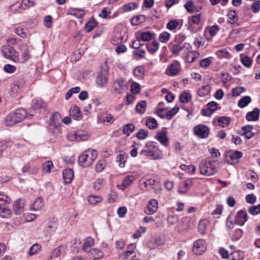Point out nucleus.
Here are the masks:
<instances>
[{
    "mask_svg": "<svg viewBox=\"0 0 260 260\" xmlns=\"http://www.w3.org/2000/svg\"><path fill=\"white\" fill-rule=\"evenodd\" d=\"M219 166L217 160L214 159H204L200 164L199 169L201 174L206 176H211L214 174Z\"/></svg>",
    "mask_w": 260,
    "mask_h": 260,
    "instance_id": "1",
    "label": "nucleus"
},
{
    "mask_svg": "<svg viewBox=\"0 0 260 260\" xmlns=\"http://www.w3.org/2000/svg\"><path fill=\"white\" fill-rule=\"evenodd\" d=\"M98 152L92 149H87L79 156L78 161L80 165L83 167L90 166L96 159Z\"/></svg>",
    "mask_w": 260,
    "mask_h": 260,
    "instance_id": "2",
    "label": "nucleus"
},
{
    "mask_svg": "<svg viewBox=\"0 0 260 260\" xmlns=\"http://www.w3.org/2000/svg\"><path fill=\"white\" fill-rule=\"evenodd\" d=\"M147 150H142L141 154L144 156H149L153 159H158L162 157L161 151L155 146L154 142H148L145 144Z\"/></svg>",
    "mask_w": 260,
    "mask_h": 260,
    "instance_id": "3",
    "label": "nucleus"
},
{
    "mask_svg": "<svg viewBox=\"0 0 260 260\" xmlns=\"http://www.w3.org/2000/svg\"><path fill=\"white\" fill-rule=\"evenodd\" d=\"M2 51L6 58L11 59L14 62H17L19 60V53L13 47L9 45H4L2 48Z\"/></svg>",
    "mask_w": 260,
    "mask_h": 260,
    "instance_id": "4",
    "label": "nucleus"
},
{
    "mask_svg": "<svg viewBox=\"0 0 260 260\" xmlns=\"http://www.w3.org/2000/svg\"><path fill=\"white\" fill-rule=\"evenodd\" d=\"M206 249V244L204 240L200 239L193 242L192 252L194 254L201 255Z\"/></svg>",
    "mask_w": 260,
    "mask_h": 260,
    "instance_id": "5",
    "label": "nucleus"
},
{
    "mask_svg": "<svg viewBox=\"0 0 260 260\" xmlns=\"http://www.w3.org/2000/svg\"><path fill=\"white\" fill-rule=\"evenodd\" d=\"M181 69V67L179 62L174 60L168 66L166 70V74L169 76H175L179 74Z\"/></svg>",
    "mask_w": 260,
    "mask_h": 260,
    "instance_id": "6",
    "label": "nucleus"
},
{
    "mask_svg": "<svg viewBox=\"0 0 260 260\" xmlns=\"http://www.w3.org/2000/svg\"><path fill=\"white\" fill-rule=\"evenodd\" d=\"M126 82L119 79L115 80L113 83V92L114 94H121L126 89Z\"/></svg>",
    "mask_w": 260,
    "mask_h": 260,
    "instance_id": "7",
    "label": "nucleus"
},
{
    "mask_svg": "<svg viewBox=\"0 0 260 260\" xmlns=\"http://www.w3.org/2000/svg\"><path fill=\"white\" fill-rule=\"evenodd\" d=\"M194 132L200 138H206L209 135V129L206 125L199 124L194 127Z\"/></svg>",
    "mask_w": 260,
    "mask_h": 260,
    "instance_id": "8",
    "label": "nucleus"
},
{
    "mask_svg": "<svg viewBox=\"0 0 260 260\" xmlns=\"http://www.w3.org/2000/svg\"><path fill=\"white\" fill-rule=\"evenodd\" d=\"M108 73L107 70L102 71L98 74L96 79V83L101 87L105 86L108 82Z\"/></svg>",
    "mask_w": 260,
    "mask_h": 260,
    "instance_id": "9",
    "label": "nucleus"
},
{
    "mask_svg": "<svg viewBox=\"0 0 260 260\" xmlns=\"http://www.w3.org/2000/svg\"><path fill=\"white\" fill-rule=\"evenodd\" d=\"M235 223L242 226L248 219L247 213L244 210L239 211L235 215Z\"/></svg>",
    "mask_w": 260,
    "mask_h": 260,
    "instance_id": "10",
    "label": "nucleus"
},
{
    "mask_svg": "<svg viewBox=\"0 0 260 260\" xmlns=\"http://www.w3.org/2000/svg\"><path fill=\"white\" fill-rule=\"evenodd\" d=\"M25 201L22 199H19L13 203V211L15 214L20 215L23 213L24 208Z\"/></svg>",
    "mask_w": 260,
    "mask_h": 260,
    "instance_id": "11",
    "label": "nucleus"
},
{
    "mask_svg": "<svg viewBox=\"0 0 260 260\" xmlns=\"http://www.w3.org/2000/svg\"><path fill=\"white\" fill-rule=\"evenodd\" d=\"M157 209L158 202L157 200L152 199L148 202L147 207L144 212L147 214L151 215L155 213Z\"/></svg>",
    "mask_w": 260,
    "mask_h": 260,
    "instance_id": "12",
    "label": "nucleus"
},
{
    "mask_svg": "<svg viewBox=\"0 0 260 260\" xmlns=\"http://www.w3.org/2000/svg\"><path fill=\"white\" fill-rule=\"evenodd\" d=\"M127 38V35L124 30L117 29L113 37V41L117 43H121L122 41H125Z\"/></svg>",
    "mask_w": 260,
    "mask_h": 260,
    "instance_id": "13",
    "label": "nucleus"
},
{
    "mask_svg": "<svg viewBox=\"0 0 260 260\" xmlns=\"http://www.w3.org/2000/svg\"><path fill=\"white\" fill-rule=\"evenodd\" d=\"M19 47L23 61L26 62L30 58L29 48L26 44H22Z\"/></svg>",
    "mask_w": 260,
    "mask_h": 260,
    "instance_id": "14",
    "label": "nucleus"
},
{
    "mask_svg": "<svg viewBox=\"0 0 260 260\" xmlns=\"http://www.w3.org/2000/svg\"><path fill=\"white\" fill-rule=\"evenodd\" d=\"M88 256L92 260H96L104 256V252L97 248H92L88 252Z\"/></svg>",
    "mask_w": 260,
    "mask_h": 260,
    "instance_id": "15",
    "label": "nucleus"
},
{
    "mask_svg": "<svg viewBox=\"0 0 260 260\" xmlns=\"http://www.w3.org/2000/svg\"><path fill=\"white\" fill-rule=\"evenodd\" d=\"M243 153L241 151H235L227 156L228 161L231 164L237 163L239 158L242 157Z\"/></svg>",
    "mask_w": 260,
    "mask_h": 260,
    "instance_id": "16",
    "label": "nucleus"
},
{
    "mask_svg": "<svg viewBox=\"0 0 260 260\" xmlns=\"http://www.w3.org/2000/svg\"><path fill=\"white\" fill-rule=\"evenodd\" d=\"M70 115L76 120H80L82 118V115L81 111L77 105H74L71 107L70 110Z\"/></svg>",
    "mask_w": 260,
    "mask_h": 260,
    "instance_id": "17",
    "label": "nucleus"
},
{
    "mask_svg": "<svg viewBox=\"0 0 260 260\" xmlns=\"http://www.w3.org/2000/svg\"><path fill=\"white\" fill-rule=\"evenodd\" d=\"M259 116V110L257 108H255L252 111L247 113L246 119L247 121H256L258 119Z\"/></svg>",
    "mask_w": 260,
    "mask_h": 260,
    "instance_id": "18",
    "label": "nucleus"
},
{
    "mask_svg": "<svg viewBox=\"0 0 260 260\" xmlns=\"http://www.w3.org/2000/svg\"><path fill=\"white\" fill-rule=\"evenodd\" d=\"M5 124L8 126H11L14 124L19 123V121L16 119V116L15 112L10 113L5 118Z\"/></svg>",
    "mask_w": 260,
    "mask_h": 260,
    "instance_id": "19",
    "label": "nucleus"
},
{
    "mask_svg": "<svg viewBox=\"0 0 260 260\" xmlns=\"http://www.w3.org/2000/svg\"><path fill=\"white\" fill-rule=\"evenodd\" d=\"M63 178L64 183L69 184L71 183L74 178V172L71 169H67L62 172Z\"/></svg>",
    "mask_w": 260,
    "mask_h": 260,
    "instance_id": "20",
    "label": "nucleus"
},
{
    "mask_svg": "<svg viewBox=\"0 0 260 260\" xmlns=\"http://www.w3.org/2000/svg\"><path fill=\"white\" fill-rule=\"evenodd\" d=\"M44 207V203L43 199L40 198H37L34 201V203L30 205V209L31 210L39 211L43 209Z\"/></svg>",
    "mask_w": 260,
    "mask_h": 260,
    "instance_id": "21",
    "label": "nucleus"
},
{
    "mask_svg": "<svg viewBox=\"0 0 260 260\" xmlns=\"http://www.w3.org/2000/svg\"><path fill=\"white\" fill-rule=\"evenodd\" d=\"M156 138L163 145L167 146L168 145V139L167 137V132L165 131L157 132Z\"/></svg>",
    "mask_w": 260,
    "mask_h": 260,
    "instance_id": "22",
    "label": "nucleus"
},
{
    "mask_svg": "<svg viewBox=\"0 0 260 260\" xmlns=\"http://www.w3.org/2000/svg\"><path fill=\"white\" fill-rule=\"evenodd\" d=\"M253 127L247 125L242 127L243 136L247 139L251 138L254 136V133L252 132Z\"/></svg>",
    "mask_w": 260,
    "mask_h": 260,
    "instance_id": "23",
    "label": "nucleus"
},
{
    "mask_svg": "<svg viewBox=\"0 0 260 260\" xmlns=\"http://www.w3.org/2000/svg\"><path fill=\"white\" fill-rule=\"evenodd\" d=\"M67 246L64 245H60L54 248L52 251L51 257H57L65 252Z\"/></svg>",
    "mask_w": 260,
    "mask_h": 260,
    "instance_id": "24",
    "label": "nucleus"
},
{
    "mask_svg": "<svg viewBox=\"0 0 260 260\" xmlns=\"http://www.w3.org/2000/svg\"><path fill=\"white\" fill-rule=\"evenodd\" d=\"M61 125L60 124H56L50 123L48 125L49 131L54 135H58L61 133Z\"/></svg>",
    "mask_w": 260,
    "mask_h": 260,
    "instance_id": "25",
    "label": "nucleus"
},
{
    "mask_svg": "<svg viewBox=\"0 0 260 260\" xmlns=\"http://www.w3.org/2000/svg\"><path fill=\"white\" fill-rule=\"evenodd\" d=\"M136 177L133 175H128L126 176L123 179L122 183L121 189L124 190L128 186H129L135 180Z\"/></svg>",
    "mask_w": 260,
    "mask_h": 260,
    "instance_id": "26",
    "label": "nucleus"
},
{
    "mask_svg": "<svg viewBox=\"0 0 260 260\" xmlns=\"http://www.w3.org/2000/svg\"><path fill=\"white\" fill-rule=\"evenodd\" d=\"M191 182L190 180H186L181 184L178 188L179 193H185L191 186Z\"/></svg>",
    "mask_w": 260,
    "mask_h": 260,
    "instance_id": "27",
    "label": "nucleus"
},
{
    "mask_svg": "<svg viewBox=\"0 0 260 260\" xmlns=\"http://www.w3.org/2000/svg\"><path fill=\"white\" fill-rule=\"evenodd\" d=\"M94 244V240L91 237H88L87 238L82 246V250L86 252H88L91 249V247Z\"/></svg>",
    "mask_w": 260,
    "mask_h": 260,
    "instance_id": "28",
    "label": "nucleus"
},
{
    "mask_svg": "<svg viewBox=\"0 0 260 260\" xmlns=\"http://www.w3.org/2000/svg\"><path fill=\"white\" fill-rule=\"evenodd\" d=\"M148 51L151 53L153 54L157 51L159 48V43L154 41L151 43H148L146 45Z\"/></svg>",
    "mask_w": 260,
    "mask_h": 260,
    "instance_id": "29",
    "label": "nucleus"
},
{
    "mask_svg": "<svg viewBox=\"0 0 260 260\" xmlns=\"http://www.w3.org/2000/svg\"><path fill=\"white\" fill-rule=\"evenodd\" d=\"M16 119L19 122H21L27 116V112L24 109H18L14 111Z\"/></svg>",
    "mask_w": 260,
    "mask_h": 260,
    "instance_id": "30",
    "label": "nucleus"
},
{
    "mask_svg": "<svg viewBox=\"0 0 260 260\" xmlns=\"http://www.w3.org/2000/svg\"><path fill=\"white\" fill-rule=\"evenodd\" d=\"M62 118L60 114L58 112H55L52 115L50 120V123L61 125Z\"/></svg>",
    "mask_w": 260,
    "mask_h": 260,
    "instance_id": "31",
    "label": "nucleus"
},
{
    "mask_svg": "<svg viewBox=\"0 0 260 260\" xmlns=\"http://www.w3.org/2000/svg\"><path fill=\"white\" fill-rule=\"evenodd\" d=\"M135 128V126L133 123H128L123 126L122 133L126 136H129L134 131Z\"/></svg>",
    "mask_w": 260,
    "mask_h": 260,
    "instance_id": "32",
    "label": "nucleus"
},
{
    "mask_svg": "<svg viewBox=\"0 0 260 260\" xmlns=\"http://www.w3.org/2000/svg\"><path fill=\"white\" fill-rule=\"evenodd\" d=\"M47 230L51 234H54L57 229V220L53 219L50 220L47 226Z\"/></svg>",
    "mask_w": 260,
    "mask_h": 260,
    "instance_id": "33",
    "label": "nucleus"
},
{
    "mask_svg": "<svg viewBox=\"0 0 260 260\" xmlns=\"http://www.w3.org/2000/svg\"><path fill=\"white\" fill-rule=\"evenodd\" d=\"M157 122L156 120L152 117H149L146 121V125L151 129H155L157 126Z\"/></svg>",
    "mask_w": 260,
    "mask_h": 260,
    "instance_id": "34",
    "label": "nucleus"
},
{
    "mask_svg": "<svg viewBox=\"0 0 260 260\" xmlns=\"http://www.w3.org/2000/svg\"><path fill=\"white\" fill-rule=\"evenodd\" d=\"M150 242L156 245H162L165 244V240L163 237L155 236L150 238Z\"/></svg>",
    "mask_w": 260,
    "mask_h": 260,
    "instance_id": "35",
    "label": "nucleus"
},
{
    "mask_svg": "<svg viewBox=\"0 0 260 260\" xmlns=\"http://www.w3.org/2000/svg\"><path fill=\"white\" fill-rule=\"evenodd\" d=\"M251 102V100L250 96H244L239 100L238 105L239 107L243 108L247 106Z\"/></svg>",
    "mask_w": 260,
    "mask_h": 260,
    "instance_id": "36",
    "label": "nucleus"
},
{
    "mask_svg": "<svg viewBox=\"0 0 260 260\" xmlns=\"http://www.w3.org/2000/svg\"><path fill=\"white\" fill-rule=\"evenodd\" d=\"M127 158V156L125 153H120L117 156V161L118 162V165L120 167L123 168L124 167Z\"/></svg>",
    "mask_w": 260,
    "mask_h": 260,
    "instance_id": "37",
    "label": "nucleus"
},
{
    "mask_svg": "<svg viewBox=\"0 0 260 260\" xmlns=\"http://www.w3.org/2000/svg\"><path fill=\"white\" fill-rule=\"evenodd\" d=\"M103 199L102 197L96 195H90L88 197V201L91 205H95L102 202Z\"/></svg>",
    "mask_w": 260,
    "mask_h": 260,
    "instance_id": "38",
    "label": "nucleus"
},
{
    "mask_svg": "<svg viewBox=\"0 0 260 260\" xmlns=\"http://www.w3.org/2000/svg\"><path fill=\"white\" fill-rule=\"evenodd\" d=\"M229 22L231 24H234L238 20V16L235 10H230L228 13Z\"/></svg>",
    "mask_w": 260,
    "mask_h": 260,
    "instance_id": "39",
    "label": "nucleus"
},
{
    "mask_svg": "<svg viewBox=\"0 0 260 260\" xmlns=\"http://www.w3.org/2000/svg\"><path fill=\"white\" fill-rule=\"evenodd\" d=\"M11 213L12 211L10 209L0 204V216L3 218H7L10 216Z\"/></svg>",
    "mask_w": 260,
    "mask_h": 260,
    "instance_id": "40",
    "label": "nucleus"
},
{
    "mask_svg": "<svg viewBox=\"0 0 260 260\" xmlns=\"http://www.w3.org/2000/svg\"><path fill=\"white\" fill-rule=\"evenodd\" d=\"M179 108L177 106H175L173 108L169 111H166V118L168 120H171L178 112Z\"/></svg>",
    "mask_w": 260,
    "mask_h": 260,
    "instance_id": "41",
    "label": "nucleus"
},
{
    "mask_svg": "<svg viewBox=\"0 0 260 260\" xmlns=\"http://www.w3.org/2000/svg\"><path fill=\"white\" fill-rule=\"evenodd\" d=\"M133 74L138 79H142L144 76V69L142 67H137L134 70Z\"/></svg>",
    "mask_w": 260,
    "mask_h": 260,
    "instance_id": "42",
    "label": "nucleus"
},
{
    "mask_svg": "<svg viewBox=\"0 0 260 260\" xmlns=\"http://www.w3.org/2000/svg\"><path fill=\"white\" fill-rule=\"evenodd\" d=\"M146 108V102L145 101H141L139 102L136 107L137 112L143 114L145 112Z\"/></svg>",
    "mask_w": 260,
    "mask_h": 260,
    "instance_id": "43",
    "label": "nucleus"
},
{
    "mask_svg": "<svg viewBox=\"0 0 260 260\" xmlns=\"http://www.w3.org/2000/svg\"><path fill=\"white\" fill-rule=\"evenodd\" d=\"M210 90V87L209 85H204L199 89L198 94L200 96H205L207 95Z\"/></svg>",
    "mask_w": 260,
    "mask_h": 260,
    "instance_id": "44",
    "label": "nucleus"
},
{
    "mask_svg": "<svg viewBox=\"0 0 260 260\" xmlns=\"http://www.w3.org/2000/svg\"><path fill=\"white\" fill-rule=\"evenodd\" d=\"M240 59L242 64L247 68H250L251 66L252 60L248 56L240 55Z\"/></svg>",
    "mask_w": 260,
    "mask_h": 260,
    "instance_id": "45",
    "label": "nucleus"
},
{
    "mask_svg": "<svg viewBox=\"0 0 260 260\" xmlns=\"http://www.w3.org/2000/svg\"><path fill=\"white\" fill-rule=\"evenodd\" d=\"M32 108L35 109L42 108L45 106V103L41 99H36L32 101Z\"/></svg>",
    "mask_w": 260,
    "mask_h": 260,
    "instance_id": "46",
    "label": "nucleus"
},
{
    "mask_svg": "<svg viewBox=\"0 0 260 260\" xmlns=\"http://www.w3.org/2000/svg\"><path fill=\"white\" fill-rule=\"evenodd\" d=\"M153 34L149 31H145L140 34V40L143 41H149L152 38Z\"/></svg>",
    "mask_w": 260,
    "mask_h": 260,
    "instance_id": "47",
    "label": "nucleus"
},
{
    "mask_svg": "<svg viewBox=\"0 0 260 260\" xmlns=\"http://www.w3.org/2000/svg\"><path fill=\"white\" fill-rule=\"evenodd\" d=\"M70 14L80 18L85 15V12L82 9H73L71 10Z\"/></svg>",
    "mask_w": 260,
    "mask_h": 260,
    "instance_id": "48",
    "label": "nucleus"
},
{
    "mask_svg": "<svg viewBox=\"0 0 260 260\" xmlns=\"http://www.w3.org/2000/svg\"><path fill=\"white\" fill-rule=\"evenodd\" d=\"M231 260H241L243 257V254L240 251H235L231 253Z\"/></svg>",
    "mask_w": 260,
    "mask_h": 260,
    "instance_id": "49",
    "label": "nucleus"
},
{
    "mask_svg": "<svg viewBox=\"0 0 260 260\" xmlns=\"http://www.w3.org/2000/svg\"><path fill=\"white\" fill-rule=\"evenodd\" d=\"M242 234L243 231L241 229H236L232 234L231 239L233 241H237L242 237Z\"/></svg>",
    "mask_w": 260,
    "mask_h": 260,
    "instance_id": "50",
    "label": "nucleus"
},
{
    "mask_svg": "<svg viewBox=\"0 0 260 260\" xmlns=\"http://www.w3.org/2000/svg\"><path fill=\"white\" fill-rule=\"evenodd\" d=\"M179 99L181 103H187L190 101L191 95L188 92H184L180 94Z\"/></svg>",
    "mask_w": 260,
    "mask_h": 260,
    "instance_id": "51",
    "label": "nucleus"
},
{
    "mask_svg": "<svg viewBox=\"0 0 260 260\" xmlns=\"http://www.w3.org/2000/svg\"><path fill=\"white\" fill-rule=\"evenodd\" d=\"M248 212L252 215H256L260 213V204L257 206H251L248 209Z\"/></svg>",
    "mask_w": 260,
    "mask_h": 260,
    "instance_id": "52",
    "label": "nucleus"
},
{
    "mask_svg": "<svg viewBox=\"0 0 260 260\" xmlns=\"http://www.w3.org/2000/svg\"><path fill=\"white\" fill-rule=\"evenodd\" d=\"M170 38V34L167 31H163L159 36V40L163 43H167Z\"/></svg>",
    "mask_w": 260,
    "mask_h": 260,
    "instance_id": "53",
    "label": "nucleus"
},
{
    "mask_svg": "<svg viewBox=\"0 0 260 260\" xmlns=\"http://www.w3.org/2000/svg\"><path fill=\"white\" fill-rule=\"evenodd\" d=\"M183 50L182 45L173 44L172 48V52L174 55H178L181 51Z\"/></svg>",
    "mask_w": 260,
    "mask_h": 260,
    "instance_id": "54",
    "label": "nucleus"
},
{
    "mask_svg": "<svg viewBox=\"0 0 260 260\" xmlns=\"http://www.w3.org/2000/svg\"><path fill=\"white\" fill-rule=\"evenodd\" d=\"M53 167L51 161H47L43 164L42 170L44 173H50L51 168Z\"/></svg>",
    "mask_w": 260,
    "mask_h": 260,
    "instance_id": "55",
    "label": "nucleus"
},
{
    "mask_svg": "<svg viewBox=\"0 0 260 260\" xmlns=\"http://www.w3.org/2000/svg\"><path fill=\"white\" fill-rule=\"evenodd\" d=\"M208 222L206 220H201L198 224V230L202 234H204L207 229Z\"/></svg>",
    "mask_w": 260,
    "mask_h": 260,
    "instance_id": "56",
    "label": "nucleus"
},
{
    "mask_svg": "<svg viewBox=\"0 0 260 260\" xmlns=\"http://www.w3.org/2000/svg\"><path fill=\"white\" fill-rule=\"evenodd\" d=\"M186 39V36L185 35L182 34H179L176 35L174 40L175 44L181 45L183 42Z\"/></svg>",
    "mask_w": 260,
    "mask_h": 260,
    "instance_id": "57",
    "label": "nucleus"
},
{
    "mask_svg": "<svg viewBox=\"0 0 260 260\" xmlns=\"http://www.w3.org/2000/svg\"><path fill=\"white\" fill-rule=\"evenodd\" d=\"M77 141H85L88 139V135L81 131H77Z\"/></svg>",
    "mask_w": 260,
    "mask_h": 260,
    "instance_id": "58",
    "label": "nucleus"
},
{
    "mask_svg": "<svg viewBox=\"0 0 260 260\" xmlns=\"http://www.w3.org/2000/svg\"><path fill=\"white\" fill-rule=\"evenodd\" d=\"M41 248V246L37 243L34 244L30 248L29 254L32 255L39 252Z\"/></svg>",
    "mask_w": 260,
    "mask_h": 260,
    "instance_id": "59",
    "label": "nucleus"
},
{
    "mask_svg": "<svg viewBox=\"0 0 260 260\" xmlns=\"http://www.w3.org/2000/svg\"><path fill=\"white\" fill-rule=\"evenodd\" d=\"M148 135V133L147 131L144 129H141L137 134L136 137L139 140H144L145 139Z\"/></svg>",
    "mask_w": 260,
    "mask_h": 260,
    "instance_id": "60",
    "label": "nucleus"
},
{
    "mask_svg": "<svg viewBox=\"0 0 260 260\" xmlns=\"http://www.w3.org/2000/svg\"><path fill=\"white\" fill-rule=\"evenodd\" d=\"M106 167V162L104 159L100 160L96 164L95 171L97 172H102Z\"/></svg>",
    "mask_w": 260,
    "mask_h": 260,
    "instance_id": "61",
    "label": "nucleus"
},
{
    "mask_svg": "<svg viewBox=\"0 0 260 260\" xmlns=\"http://www.w3.org/2000/svg\"><path fill=\"white\" fill-rule=\"evenodd\" d=\"M219 124L224 127L229 125L230 123V118L227 117H220L218 119Z\"/></svg>",
    "mask_w": 260,
    "mask_h": 260,
    "instance_id": "62",
    "label": "nucleus"
},
{
    "mask_svg": "<svg viewBox=\"0 0 260 260\" xmlns=\"http://www.w3.org/2000/svg\"><path fill=\"white\" fill-rule=\"evenodd\" d=\"M96 22L94 20H90L86 23L85 28L87 32L92 31L96 26Z\"/></svg>",
    "mask_w": 260,
    "mask_h": 260,
    "instance_id": "63",
    "label": "nucleus"
},
{
    "mask_svg": "<svg viewBox=\"0 0 260 260\" xmlns=\"http://www.w3.org/2000/svg\"><path fill=\"white\" fill-rule=\"evenodd\" d=\"M138 5L136 3H131L123 6V9L125 12H129L137 9Z\"/></svg>",
    "mask_w": 260,
    "mask_h": 260,
    "instance_id": "64",
    "label": "nucleus"
}]
</instances>
